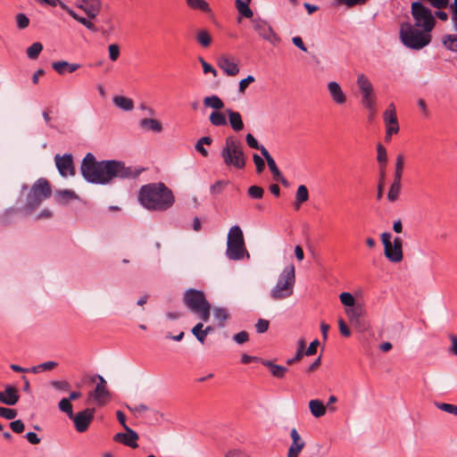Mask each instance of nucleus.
I'll return each mask as SVG.
<instances>
[{"mask_svg":"<svg viewBox=\"0 0 457 457\" xmlns=\"http://www.w3.org/2000/svg\"><path fill=\"white\" fill-rule=\"evenodd\" d=\"M58 408L61 411L66 413L69 418L73 417L72 405L68 398H62L58 403Z\"/></svg>","mask_w":457,"mask_h":457,"instance_id":"nucleus-44","label":"nucleus"},{"mask_svg":"<svg viewBox=\"0 0 457 457\" xmlns=\"http://www.w3.org/2000/svg\"><path fill=\"white\" fill-rule=\"evenodd\" d=\"M95 409L87 408L70 417L73 420L74 427L79 433L87 431L94 420Z\"/></svg>","mask_w":457,"mask_h":457,"instance_id":"nucleus-12","label":"nucleus"},{"mask_svg":"<svg viewBox=\"0 0 457 457\" xmlns=\"http://www.w3.org/2000/svg\"><path fill=\"white\" fill-rule=\"evenodd\" d=\"M290 437L292 439V443L288 449L287 457H298L299 453L305 446V442L295 428L290 431Z\"/></svg>","mask_w":457,"mask_h":457,"instance_id":"nucleus-16","label":"nucleus"},{"mask_svg":"<svg viewBox=\"0 0 457 457\" xmlns=\"http://www.w3.org/2000/svg\"><path fill=\"white\" fill-rule=\"evenodd\" d=\"M17 389L12 386H6L4 393L0 392V402L7 405H14L19 401Z\"/></svg>","mask_w":457,"mask_h":457,"instance_id":"nucleus-19","label":"nucleus"},{"mask_svg":"<svg viewBox=\"0 0 457 457\" xmlns=\"http://www.w3.org/2000/svg\"><path fill=\"white\" fill-rule=\"evenodd\" d=\"M51 187L46 179H37L31 187L28 195L24 210L33 212L45 200L51 196Z\"/></svg>","mask_w":457,"mask_h":457,"instance_id":"nucleus-7","label":"nucleus"},{"mask_svg":"<svg viewBox=\"0 0 457 457\" xmlns=\"http://www.w3.org/2000/svg\"><path fill=\"white\" fill-rule=\"evenodd\" d=\"M138 126L144 132L159 133L162 129V123L153 118H144L140 120Z\"/></svg>","mask_w":457,"mask_h":457,"instance_id":"nucleus-20","label":"nucleus"},{"mask_svg":"<svg viewBox=\"0 0 457 457\" xmlns=\"http://www.w3.org/2000/svg\"><path fill=\"white\" fill-rule=\"evenodd\" d=\"M229 117V122L232 127V129L236 131H240L244 128V124L242 121L241 117L242 116H228Z\"/></svg>","mask_w":457,"mask_h":457,"instance_id":"nucleus-51","label":"nucleus"},{"mask_svg":"<svg viewBox=\"0 0 457 457\" xmlns=\"http://www.w3.org/2000/svg\"><path fill=\"white\" fill-rule=\"evenodd\" d=\"M109 58L111 61H116L120 56V47L116 44H112L108 46Z\"/></svg>","mask_w":457,"mask_h":457,"instance_id":"nucleus-57","label":"nucleus"},{"mask_svg":"<svg viewBox=\"0 0 457 457\" xmlns=\"http://www.w3.org/2000/svg\"><path fill=\"white\" fill-rule=\"evenodd\" d=\"M52 68L60 75H63L65 72L72 73L80 68L79 63H71L66 61L54 62Z\"/></svg>","mask_w":457,"mask_h":457,"instance_id":"nucleus-21","label":"nucleus"},{"mask_svg":"<svg viewBox=\"0 0 457 457\" xmlns=\"http://www.w3.org/2000/svg\"><path fill=\"white\" fill-rule=\"evenodd\" d=\"M195 39L203 47L205 48L209 47L212 41L211 34L206 29L198 30L196 32Z\"/></svg>","mask_w":457,"mask_h":457,"instance_id":"nucleus-30","label":"nucleus"},{"mask_svg":"<svg viewBox=\"0 0 457 457\" xmlns=\"http://www.w3.org/2000/svg\"><path fill=\"white\" fill-rule=\"evenodd\" d=\"M218 66L228 76H236L239 72V67L233 57L223 54L218 59Z\"/></svg>","mask_w":457,"mask_h":457,"instance_id":"nucleus-17","label":"nucleus"},{"mask_svg":"<svg viewBox=\"0 0 457 457\" xmlns=\"http://www.w3.org/2000/svg\"><path fill=\"white\" fill-rule=\"evenodd\" d=\"M139 203L147 210L163 212L175 202L172 191L164 183H150L142 186L138 193Z\"/></svg>","mask_w":457,"mask_h":457,"instance_id":"nucleus-2","label":"nucleus"},{"mask_svg":"<svg viewBox=\"0 0 457 457\" xmlns=\"http://www.w3.org/2000/svg\"><path fill=\"white\" fill-rule=\"evenodd\" d=\"M247 194L253 199H261L263 197L264 190L259 186H251L247 189Z\"/></svg>","mask_w":457,"mask_h":457,"instance_id":"nucleus-49","label":"nucleus"},{"mask_svg":"<svg viewBox=\"0 0 457 457\" xmlns=\"http://www.w3.org/2000/svg\"><path fill=\"white\" fill-rule=\"evenodd\" d=\"M233 339L239 345H242L248 341L249 336L246 331H241L233 337Z\"/></svg>","mask_w":457,"mask_h":457,"instance_id":"nucleus-63","label":"nucleus"},{"mask_svg":"<svg viewBox=\"0 0 457 457\" xmlns=\"http://www.w3.org/2000/svg\"><path fill=\"white\" fill-rule=\"evenodd\" d=\"M391 234L383 232L381 234V241L384 245L385 256L392 262H400L403 258V240L401 237H395L391 242Z\"/></svg>","mask_w":457,"mask_h":457,"instance_id":"nucleus-9","label":"nucleus"},{"mask_svg":"<svg viewBox=\"0 0 457 457\" xmlns=\"http://www.w3.org/2000/svg\"><path fill=\"white\" fill-rule=\"evenodd\" d=\"M329 94L337 104H344L345 102V96L342 91L340 85L337 82L331 81L328 84Z\"/></svg>","mask_w":457,"mask_h":457,"instance_id":"nucleus-23","label":"nucleus"},{"mask_svg":"<svg viewBox=\"0 0 457 457\" xmlns=\"http://www.w3.org/2000/svg\"><path fill=\"white\" fill-rule=\"evenodd\" d=\"M183 302L185 305L193 312H197L201 308L209 305V302L203 291L190 288L183 295Z\"/></svg>","mask_w":457,"mask_h":457,"instance_id":"nucleus-10","label":"nucleus"},{"mask_svg":"<svg viewBox=\"0 0 457 457\" xmlns=\"http://www.w3.org/2000/svg\"><path fill=\"white\" fill-rule=\"evenodd\" d=\"M338 328H339L340 333L344 337H347L351 336V330L349 329V328L347 327L346 323L345 322V320L343 319L338 320Z\"/></svg>","mask_w":457,"mask_h":457,"instance_id":"nucleus-64","label":"nucleus"},{"mask_svg":"<svg viewBox=\"0 0 457 457\" xmlns=\"http://www.w3.org/2000/svg\"><path fill=\"white\" fill-rule=\"evenodd\" d=\"M15 21L17 28L19 29H24L29 27V19L28 16L22 12L17 13L15 15Z\"/></svg>","mask_w":457,"mask_h":457,"instance_id":"nucleus-46","label":"nucleus"},{"mask_svg":"<svg viewBox=\"0 0 457 457\" xmlns=\"http://www.w3.org/2000/svg\"><path fill=\"white\" fill-rule=\"evenodd\" d=\"M357 85H358L361 94H363L366 92H371L373 90V87H372L370 81L363 74L359 75L358 79H357Z\"/></svg>","mask_w":457,"mask_h":457,"instance_id":"nucleus-38","label":"nucleus"},{"mask_svg":"<svg viewBox=\"0 0 457 457\" xmlns=\"http://www.w3.org/2000/svg\"><path fill=\"white\" fill-rule=\"evenodd\" d=\"M246 143L250 147H252L253 149H258L261 152H262V147H264L263 145H259L258 141L254 138V137L252 134L246 135Z\"/></svg>","mask_w":457,"mask_h":457,"instance_id":"nucleus-62","label":"nucleus"},{"mask_svg":"<svg viewBox=\"0 0 457 457\" xmlns=\"http://www.w3.org/2000/svg\"><path fill=\"white\" fill-rule=\"evenodd\" d=\"M228 184V180H218L212 186H211V194L214 195H220Z\"/></svg>","mask_w":457,"mask_h":457,"instance_id":"nucleus-48","label":"nucleus"},{"mask_svg":"<svg viewBox=\"0 0 457 457\" xmlns=\"http://www.w3.org/2000/svg\"><path fill=\"white\" fill-rule=\"evenodd\" d=\"M443 45L452 52H457V35H445L443 37Z\"/></svg>","mask_w":457,"mask_h":457,"instance_id":"nucleus-41","label":"nucleus"},{"mask_svg":"<svg viewBox=\"0 0 457 457\" xmlns=\"http://www.w3.org/2000/svg\"><path fill=\"white\" fill-rule=\"evenodd\" d=\"M418 27L410 22H403L400 27L401 42L408 48L420 50L431 42L430 32L419 30Z\"/></svg>","mask_w":457,"mask_h":457,"instance_id":"nucleus-3","label":"nucleus"},{"mask_svg":"<svg viewBox=\"0 0 457 457\" xmlns=\"http://www.w3.org/2000/svg\"><path fill=\"white\" fill-rule=\"evenodd\" d=\"M204 106L210 107L214 110L211 114H221L218 111L222 109L224 106V104L221 101V99L214 95L211 96H206L204 99Z\"/></svg>","mask_w":457,"mask_h":457,"instance_id":"nucleus-25","label":"nucleus"},{"mask_svg":"<svg viewBox=\"0 0 457 457\" xmlns=\"http://www.w3.org/2000/svg\"><path fill=\"white\" fill-rule=\"evenodd\" d=\"M403 165H404V156L402 154H399L396 156V162H395V175H394V179L395 180H398V179L402 180Z\"/></svg>","mask_w":457,"mask_h":457,"instance_id":"nucleus-43","label":"nucleus"},{"mask_svg":"<svg viewBox=\"0 0 457 457\" xmlns=\"http://www.w3.org/2000/svg\"><path fill=\"white\" fill-rule=\"evenodd\" d=\"M249 3L247 1L243 0H236V6L237 11L245 18H252L253 13L251 8L249 7Z\"/></svg>","mask_w":457,"mask_h":457,"instance_id":"nucleus-37","label":"nucleus"},{"mask_svg":"<svg viewBox=\"0 0 457 457\" xmlns=\"http://www.w3.org/2000/svg\"><path fill=\"white\" fill-rule=\"evenodd\" d=\"M253 162L256 166V171L258 173L262 172L263 170L265 169V163H264L263 159L261 156H259L257 154H254L253 155Z\"/></svg>","mask_w":457,"mask_h":457,"instance_id":"nucleus-61","label":"nucleus"},{"mask_svg":"<svg viewBox=\"0 0 457 457\" xmlns=\"http://www.w3.org/2000/svg\"><path fill=\"white\" fill-rule=\"evenodd\" d=\"M10 428L14 433L20 434L24 431L25 426L21 420H16L10 423Z\"/></svg>","mask_w":457,"mask_h":457,"instance_id":"nucleus-58","label":"nucleus"},{"mask_svg":"<svg viewBox=\"0 0 457 457\" xmlns=\"http://www.w3.org/2000/svg\"><path fill=\"white\" fill-rule=\"evenodd\" d=\"M77 6L83 10L88 18L94 19L99 13L102 4L100 0H79Z\"/></svg>","mask_w":457,"mask_h":457,"instance_id":"nucleus-18","label":"nucleus"},{"mask_svg":"<svg viewBox=\"0 0 457 457\" xmlns=\"http://www.w3.org/2000/svg\"><path fill=\"white\" fill-rule=\"evenodd\" d=\"M254 80H255V79L252 75H248L245 79H243L242 80H240L239 88H238L239 92L245 93L246 87Z\"/></svg>","mask_w":457,"mask_h":457,"instance_id":"nucleus-60","label":"nucleus"},{"mask_svg":"<svg viewBox=\"0 0 457 457\" xmlns=\"http://www.w3.org/2000/svg\"><path fill=\"white\" fill-rule=\"evenodd\" d=\"M113 104L123 112H131L134 108V102L131 98L123 96H115L112 98Z\"/></svg>","mask_w":457,"mask_h":457,"instance_id":"nucleus-24","label":"nucleus"},{"mask_svg":"<svg viewBox=\"0 0 457 457\" xmlns=\"http://www.w3.org/2000/svg\"><path fill=\"white\" fill-rule=\"evenodd\" d=\"M125 431V433H117L114 436L113 440L131 448H137L138 446L137 443L138 440L137 433L129 427H126Z\"/></svg>","mask_w":457,"mask_h":457,"instance_id":"nucleus-15","label":"nucleus"},{"mask_svg":"<svg viewBox=\"0 0 457 457\" xmlns=\"http://www.w3.org/2000/svg\"><path fill=\"white\" fill-rule=\"evenodd\" d=\"M226 256L231 261H240L246 256L250 258L245 245L243 231L239 226L230 228L227 237Z\"/></svg>","mask_w":457,"mask_h":457,"instance_id":"nucleus-4","label":"nucleus"},{"mask_svg":"<svg viewBox=\"0 0 457 457\" xmlns=\"http://www.w3.org/2000/svg\"><path fill=\"white\" fill-rule=\"evenodd\" d=\"M358 330L364 332L369 328L368 323L361 318H357L350 321Z\"/></svg>","mask_w":457,"mask_h":457,"instance_id":"nucleus-54","label":"nucleus"},{"mask_svg":"<svg viewBox=\"0 0 457 457\" xmlns=\"http://www.w3.org/2000/svg\"><path fill=\"white\" fill-rule=\"evenodd\" d=\"M436 406L439 410H441L443 411L457 415V405L442 403H437Z\"/></svg>","mask_w":457,"mask_h":457,"instance_id":"nucleus-56","label":"nucleus"},{"mask_svg":"<svg viewBox=\"0 0 457 457\" xmlns=\"http://www.w3.org/2000/svg\"><path fill=\"white\" fill-rule=\"evenodd\" d=\"M386 141H389L391 137L399 131L397 116H385Z\"/></svg>","mask_w":457,"mask_h":457,"instance_id":"nucleus-22","label":"nucleus"},{"mask_svg":"<svg viewBox=\"0 0 457 457\" xmlns=\"http://www.w3.org/2000/svg\"><path fill=\"white\" fill-rule=\"evenodd\" d=\"M363 307L360 303H356L350 308H345V313L349 319V320H353L354 319L360 318L363 314Z\"/></svg>","mask_w":457,"mask_h":457,"instance_id":"nucleus-34","label":"nucleus"},{"mask_svg":"<svg viewBox=\"0 0 457 457\" xmlns=\"http://www.w3.org/2000/svg\"><path fill=\"white\" fill-rule=\"evenodd\" d=\"M212 143V138L211 137H203L197 140L195 148L197 152H199L204 157L208 156L209 153L207 149L204 146V145H211Z\"/></svg>","mask_w":457,"mask_h":457,"instance_id":"nucleus-36","label":"nucleus"},{"mask_svg":"<svg viewBox=\"0 0 457 457\" xmlns=\"http://www.w3.org/2000/svg\"><path fill=\"white\" fill-rule=\"evenodd\" d=\"M377 150H378V157H377L378 162L380 164H382L383 166H385L386 163V161H387L386 150L381 144L378 145Z\"/></svg>","mask_w":457,"mask_h":457,"instance_id":"nucleus-52","label":"nucleus"},{"mask_svg":"<svg viewBox=\"0 0 457 457\" xmlns=\"http://www.w3.org/2000/svg\"><path fill=\"white\" fill-rule=\"evenodd\" d=\"M220 155L227 166H233L236 169H243L245 166V157L243 145L233 137L226 138Z\"/></svg>","mask_w":457,"mask_h":457,"instance_id":"nucleus-6","label":"nucleus"},{"mask_svg":"<svg viewBox=\"0 0 457 457\" xmlns=\"http://www.w3.org/2000/svg\"><path fill=\"white\" fill-rule=\"evenodd\" d=\"M82 177L89 183L105 185L114 179H136L140 170L126 166L121 161L106 160L97 162L95 155L87 153L80 165Z\"/></svg>","mask_w":457,"mask_h":457,"instance_id":"nucleus-1","label":"nucleus"},{"mask_svg":"<svg viewBox=\"0 0 457 457\" xmlns=\"http://www.w3.org/2000/svg\"><path fill=\"white\" fill-rule=\"evenodd\" d=\"M55 166L63 178L68 176H74L76 170L73 163V157L71 154H65L63 155L56 154L54 156Z\"/></svg>","mask_w":457,"mask_h":457,"instance_id":"nucleus-13","label":"nucleus"},{"mask_svg":"<svg viewBox=\"0 0 457 457\" xmlns=\"http://www.w3.org/2000/svg\"><path fill=\"white\" fill-rule=\"evenodd\" d=\"M213 316L219 321V326L223 328L226 320L229 318V313L225 308L216 307L213 309Z\"/></svg>","mask_w":457,"mask_h":457,"instance_id":"nucleus-31","label":"nucleus"},{"mask_svg":"<svg viewBox=\"0 0 457 457\" xmlns=\"http://www.w3.org/2000/svg\"><path fill=\"white\" fill-rule=\"evenodd\" d=\"M361 95V103L369 110L373 111L375 104V94L374 90L371 92H366Z\"/></svg>","mask_w":457,"mask_h":457,"instance_id":"nucleus-39","label":"nucleus"},{"mask_svg":"<svg viewBox=\"0 0 457 457\" xmlns=\"http://www.w3.org/2000/svg\"><path fill=\"white\" fill-rule=\"evenodd\" d=\"M411 15L415 21L414 26L421 28L427 32H431L436 25V20L432 12L420 2L411 4Z\"/></svg>","mask_w":457,"mask_h":457,"instance_id":"nucleus-8","label":"nucleus"},{"mask_svg":"<svg viewBox=\"0 0 457 457\" xmlns=\"http://www.w3.org/2000/svg\"><path fill=\"white\" fill-rule=\"evenodd\" d=\"M203 328H204L203 323L199 322L191 330L192 334L202 344L204 343L205 338H206V331H204Z\"/></svg>","mask_w":457,"mask_h":457,"instance_id":"nucleus-45","label":"nucleus"},{"mask_svg":"<svg viewBox=\"0 0 457 457\" xmlns=\"http://www.w3.org/2000/svg\"><path fill=\"white\" fill-rule=\"evenodd\" d=\"M341 303L346 307L350 308L356 304L355 299L351 293L344 292L339 295Z\"/></svg>","mask_w":457,"mask_h":457,"instance_id":"nucleus-47","label":"nucleus"},{"mask_svg":"<svg viewBox=\"0 0 457 457\" xmlns=\"http://www.w3.org/2000/svg\"><path fill=\"white\" fill-rule=\"evenodd\" d=\"M309 408L311 413L315 418H320L326 413V406L320 400L318 399L311 400L309 402Z\"/></svg>","mask_w":457,"mask_h":457,"instance_id":"nucleus-27","label":"nucleus"},{"mask_svg":"<svg viewBox=\"0 0 457 457\" xmlns=\"http://www.w3.org/2000/svg\"><path fill=\"white\" fill-rule=\"evenodd\" d=\"M97 378L99 382L95 390L90 393L89 396L92 397L98 405H104L110 400V393L106 388L105 379L100 375L97 376Z\"/></svg>","mask_w":457,"mask_h":457,"instance_id":"nucleus-14","label":"nucleus"},{"mask_svg":"<svg viewBox=\"0 0 457 457\" xmlns=\"http://www.w3.org/2000/svg\"><path fill=\"white\" fill-rule=\"evenodd\" d=\"M309 199V192L304 185L298 187L295 194V205L297 208Z\"/></svg>","mask_w":457,"mask_h":457,"instance_id":"nucleus-35","label":"nucleus"},{"mask_svg":"<svg viewBox=\"0 0 457 457\" xmlns=\"http://www.w3.org/2000/svg\"><path fill=\"white\" fill-rule=\"evenodd\" d=\"M51 386L59 391L66 392L70 389L71 385L66 380H53L51 381Z\"/></svg>","mask_w":457,"mask_h":457,"instance_id":"nucleus-50","label":"nucleus"},{"mask_svg":"<svg viewBox=\"0 0 457 457\" xmlns=\"http://www.w3.org/2000/svg\"><path fill=\"white\" fill-rule=\"evenodd\" d=\"M17 416V411L5 407H0V417L6 420H13Z\"/></svg>","mask_w":457,"mask_h":457,"instance_id":"nucleus-53","label":"nucleus"},{"mask_svg":"<svg viewBox=\"0 0 457 457\" xmlns=\"http://www.w3.org/2000/svg\"><path fill=\"white\" fill-rule=\"evenodd\" d=\"M262 364L270 369V371L273 377L278 378H284L286 372L287 371L286 367L275 364L270 361H263Z\"/></svg>","mask_w":457,"mask_h":457,"instance_id":"nucleus-29","label":"nucleus"},{"mask_svg":"<svg viewBox=\"0 0 457 457\" xmlns=\"http://www.w3.org/2000/svg\"><path fill=\"white\" fill-rule=\"evenodd\" d=\"M187 4L194 10H200L204 12H210L211 8L205 0H186Z\"/></svg>","mask_w":457,"mask_h":457,"instance_id":"nucleus-33","label":"nucleus"},{"mask_svg":"<svg viewBox=\"0 0 457 457\" xmlns=\"http://www.w3.org/2000/svg\"><path fill=\"white\" fill-rule=\"evenodd\" d=\"M402 185L401 180H395L394 179L393 183L389 187V191L387 193V199L390 202H395L398 199L399 194L401 192Z\"/></svg>","mask_w":457,"mask_h":457,"instance_id":"nucleus-32","label":"nucleus"},{"mask_svg":"<svg viewBox=\"0 0 457 457\" xmlns=\"http://www.w3.org/2000/svg\"><path fill=\"white\" fill-rule=\"evenodd\" d=\"M270 322L267 320L259 319L255 324V328L258 333H264L268 330Z\"/></svg>","mask_w":457,"mask_h":457,"instance_id":"nucleus-59","label":"nucleus"},{"mask_svg":"<svg viewBox=\"0 0 457 457\" xmlns=\"http://www.w3.org/2000/svg\"><path fill=\"white\" fill-rule=\"evenodd\" d=\"M262 155L265 158L274 179L282 175V173L278 169L274 159L271 157V155L265 147H262Z\"/></svg>","mask_w":457,"mask_h":457,"instance_id":"nucleus-28","label":"nucleus"},{"mask_svg":"<svg viewBox=\"0 0 457 457\" xmlns=\"http://www.w3.org/2000/svg\"><path fill=\"white\" fill-rule=\"evenodd\" d=\"M55 198L59 204H65L71 200L78 199V195L74 191L71 189H63L56 192Z\"/></svg>","mask_w":457,"mask_h":457,"instance_id":"nucleus-26","label":"nucleus"},{"mask_svg":"<svg viewBox=\"0 0 457 457\" xmlns=\"http://www.w3.org/2000/svg\"><path fill=\"white\" fill-rule=\"evenodd\" d=\"M195 313L197 314L203 321H205V322L208 321L210 319V315H211V304L206 305L204 308H201Z\"/></svg>","mask_w":457,"mask_h":457,"instance_id":"nucleus-55","label":"nucleus"},{"mask_svg":"<svg viewBox=\"0 0 457 457\" xmlns=\"http://www.w3.org/2000/svg\"><path fill=\"white\" fill-rule=\"evenodd\" d=\"M252 22L253 29L258 33V35L261 37L269 41L273 46H276L279 43L280 38L273 31L272 28L267 21L261 19H253Z\"/></svg>","mask_w":457,"mask_h":457,"instance_id":"nucleus-11","label":"nucleus"},{"mask_svg":"<svg viewBox=\"0 0 457 457\" xmlns=\"http://www.w3.org/2000/svg\"><path fill=\"white\" fill-rule=\"evenodd\" d=\"M304 348H305V342L303 339H300L298 341L297 351H295V355L293 358L288 359L287 361V363L290 365L296 361H299L303 358V354H305Z\"/></svg>","mask_w":457,"mask_h":457,"instance_id":"nucleus-40","label":"nucleus"},{"mask_svg":"<svg viewBox=\"0 0 457 457\" xmlns=\"http://www.w3.org/2000/svg\"><path fill=\"white\" fill-rule=\"evenodd\" d=\"M295 283V269L293 264L284 268L280 273L277 284L270 291V297L273 300H282L293 295Z\"/></svg>","mask_w":457,"mask_h":457,"instance_id":"nucleus-5","label":"nucleus"},{"mask_svg":"<svg viewBox=\"0 0 457 457\" xmlns=\"http://www.w3.org/2000/svg\"><path fill=\"white\" fill-rule=\"evenodd\" d=\"M43 50V45L39 42L33 43L27 48V55L29 59L35 60Z\"/></svg>","mask_w":457,"mask_h":457,"instance_id":"nucleus-42","label":"nucleus"}]
</instances>
